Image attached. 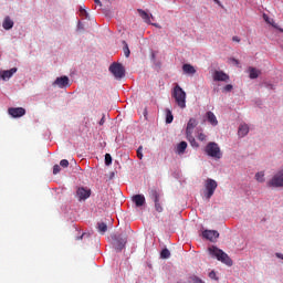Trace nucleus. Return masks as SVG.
<instances>
[{"label":"nucleus","instance_id":"10","mask_svg":"<svg viewBox=\"0 0 283 283\" xmlns=\"http://www.w3.org/2000/svg\"><path fill=\"white\" fill-rule=\"evenodd\" d=\"M9 116L12 118H21V116H25V108L23 107H10L8 108Z\"/></svg>","mask_w":283,"mask_h":283},{"label":"nucleus","instance_id":"5","mask_svg":"<svg viewBox=\"0 0 283 283\" xmlns=\"http://www.w3.org/2000/svg\"><path fill=\"white\" fill-rule=\"evenodd\" d=\"M266 187L280 189L283 187V169L279 170L268 182Z\"/></svg>","mask_w":283,"mask_h":283},{"label":"nucleus","instance_id":"37","mask_svg":"<svg viewBox=\"0 0 283 283\" xmlns=\"http://www.w3.org/2000/svg\"><path fill=\"white\" fill-rule=\"evenodd\" d=\"M231 90H233V85L227 84V85L224 86V91H226V92H231Z\"/></svg>","mask_w":283,"mask_h":283},{"label":"nucleus","instance_id":"22","mask_svg":"<svg viewBox=\"0 0 283 283\" xmlns=\"http://www.w3.org/2000/svg\"><path fill=\"white\" fill-rule=\"evenodd\" d=\"M187 150V142H181L177 145V154L179 156H182V154H185V151Z\"/></svg>","mask_w":283,"mask_h":283},{"label":"nucleus","instance_id":"2","mask_svg":"<svg viewBox=\"0 0 283 283\" xmlns=\"http://www.w3.org/2000/svg\"><path fill=\"white\" fill-rule=\"evenodd\" d=\"M172 98H175V103H177L180 109H185V107H187V93L178 84L174 87Z\"/></svg>","mask_w":283,"mask_h":283},{"label":"nucleus","instance_id":"4","mask_svg":"<svg viewBox=\"0 0 283 283\" xmlns=\"http://www.w3.org/2000/svg\"><path fill=\"white\" fill-rule=\"evenodd\" d=\"M148 196L155 205V211H157V213H163L165 209L163 208V201L160 200V192L157 189H150Z\"/></svg>","mask_w":283,"mask_h":283},{"label":"nucleus","instance_id":"30","mask_svg":"<svg viewBox=\"0 0 283 283\" xmlns=\"http://www.w3.org/2000/svg\"><path fill=\"white\" fill-rule=\"evenodd\" d=\"M105 165L107 167H109V165H112V155H109V154L105 155Z\"/></svg>","mask_w":283,"mask_h":283},{"label":"nucleus","instance_id":"29","mask_svg":"<svg viewBox=\"0 0 283 283\" xmlns=\"http://www.w3.org/2000/svg\"><path fill=\"white\" fill-rule=\"evenodd\" d=\"M255 180L258 181V182H264V172H256L255 174Z\"/></svg>","mask_w":283,"mask_h":283},{"label":"nucleus","instance_id":"32","mask_svg":"<svg viewBox=\"0 0 283 283\" xmlns=\"http://www.w3.org/2000/svg\"><path fill=\"white\" fill-rule=\"evenodd\" d=\"M137 158H139V160H143V146H139L137 148Z\"/></svg>","mask_w":283,"mask_h":283},{"label":"nucleus","instance_id":"6","mask_svg":"<svg viewBox=\"0 0 283 283\" xmlns=\"http://www.w3.org/2000/svg\"><path fill=\"white\" fill-rule=\"evenodd\" d=\"M216 189H218V181L213 179H207L205 182V198L211 200L213 193H216Z\"/></svg>","mask_w":283,"mask_h":283},{"label":"nucleus","instance_id":"7","mask_svg":"<svg viewBox=\"0 0 283 283\" xmlns=\"http://www.w3.org/2000/svg\"><path fill=\"white\" fill-rule=\"evenodd\" d=\"M109 72L115 78H123L125 76V66L120 63H113L109 66Z\"/></svg>","mask_w":283,"mask_h":283},{"label":"nucleus","instance_id":"18","mask_svg":"<svg viewBox=\"0 0 283 283\" xmlns=\"http://www.w3.org/2000/svg\"><path fill=\"white\" fill-rule=\"evenodd\" d=\"M207 118L210 125H212L213 127L218 125V118L216 117V114H213V112L209 111L207 113Z\"/></svg>","mask_w":283,"mask_h":283},{"label":"nucleus","instance_id":"11","mask_svg":"<svg viewBox=\"0 0 283 283\" xmlns=\"http://www.w3.org/2000/svg\"><path fill=\"white\" fill-rule=\"evenodd\" d=\"M202 237L206 238V240H209L210 242H216V240L220 238V233L216 230H205L202 232Z\"/></svg>","mask_w":283,"mask_h":283},{"label":"nucleus","instance_id":"8","mask_svg":"<svg viewBox=\"0 0 283 283\" xmlns=\"http://www.w3.org/2000/svg\"><path fill=\"white\" fill-rule=\"evenodd\" d=\"M125 244H127V235L125 233L114 237V248L116 251H123L125 249Z\"/></svg>","mask_w":283,"mask_h":283},{"label":"nucleus","instance_id":"43","mask_svg":"<svg viewBox=\"0 0 283 283\" xmlns=\"http://www.w3.org/2000/svg\"><path fill=\"white\" fill-rule=\"evenodd\" d=\"M96 6H103V3H101V0H94Z\"/></svg>","mask_w":283,"mask_h":283},{"label":"nucleus","instance_id":"35","mask_svg":"<svg viewBox=\"0 0 283 283\" xmlns=\"http://www.w3.org/2000/svg\"><path fill=\"white\" fill-rule=\"evenodd\" d=\"M80 13L82 17H87V10H85V7H80Z\"/></svg>","mask_w":283,"mask_h":283},{"label":"nucleus","instance_id":"24","mask_svg":"<svg viewBox=\"0 0 283 283\" xmlns=\"http://www.w3.org/2000/svg\"><path fill=\"white\" fill-rule=\"evenodd\" d=\"M160 258L163 260H169V258H171V252H169V249L167 248L163 249L160 252Z\"/></svg>","mask_w":283,"mask_h":283},{"label":"nucleus","instance_id":"48","mask_svg":"<svg viewBox=\"0 0 283 283\" xmlns=\"http://www.w3.org/2000/svg\"><path fill=\"white\" fill-rule=\"evenodd\" d=\"M280 32H283V30H282V29H280Z\"/></svg>","mask_w":283,"mask_h":283},{"label":"nucleus","instance_id":"38","mask_svg":"<svg viewBox=\"0 0 283 283\" xmlns=\"http://www.w3.org/2000/svg\"><path fill=\"white\" fill-rule=\"evenodd\" d=\"M209 277H210V280H216V271H211L209 273Z\"/></svg>","mask_w":283,"mask_h":283},{"label":"nucleus","instance_id":"40","mask_svg":"<svg viewBox=\"0 0 283 283\" xmlns=\"http://www.w3.org/2000/svg\"><path fill=\"white\" fill-rule=\"evenodd\" d=\"M99 125H105V116H103L99 120Z\"/></svg>","mask_w":283,"mask_h":283},{"label":"nucleus","instance_id":"25","mask_svg":"<svg viewBox=\"0 0 283 283\" xmlns=\"http://www.w3.org/2000/svg\"><path fill=\"white\" fill-rule=\"evenodd\" d=\"M187 139L189 140L191 147H200V145H198V142H196V138H193V134L190 135H186Z\"/></svg>","mask_w":283,"mask_h":283},{"label":"nucleus","instance_id":"45","mask_svg":"<svg viewBox=\"0 0 283 283\" xmlns=\"http://www.w3.org/2000/svg\"><path fill=\"white\" fill-rule=\"evenodd\" d=\"M217 3H220V1H218V0H214Z\"/></svg>","mask_w":283,"mask_h":283},{"label":"nucleus","instance_id":"42","mask_svg":"<svg viewBox=\"0 0 283 283\" xmlns=\"http://www.w3.org/2000/svg\"><path fill=\"white\" fill-rule=\"evenodd\" d=\"M276 258H279L280 260H283V254L282 253H276Z\"/></svg>","mask_w":283,"mask_h":283},{"label":"nucleus","instance_id":"15","mask_svg":"<svg viewBox=\"0 0 283 283\" xmlns=\"http://www.w3.org/2000/svg\"><path fill=\"white\" fill-rule=\"evenodd\" d=\"M14 74H17V67L10 69L8 71H2L0 73V78H2V81H8L9 78H12Z\"/></svg>","mask_w":283,"mask_h":283},{"label":"nucleus","instance_id":"44","mask_svg":"<svg viewBox=\"0 0 283 283\" xmlns=\"http://www.w3.org/2000/svg\"><path fill=\"white\" fill-rule=\"evenodd\" d=\"M85 238V233H83L81 237L77 238V240H83Z\"/></svg>","mask_w":283,"mask_h":283},{"label":"nucleus","instance_id":"33","mask_svg":"<svg viewBox=\"0 0 283 283\" xmlns=\"http://www.w3.org/2000/svg\"><path fill=\"white\" fill-rule=\"evenodd\" d=\"M60 166L64 168L70 167V161L67 159H62L60 161Z\"/></svg>","mask_w":283,"mask_h":283},{"label":"nucleus","instance_id":"23","mask_svg":"<svg viewBox=\"0 0 283 283\" xmlns=\"http://www.w3.org/2000/svg\"><path fill=\"white\" fill-rule=\"evenodd\" d=\"M182 71L185 72V74H196V67H193V65L191 64H184Z\"/></svg>","mask_w":283,"mask_h":283},{"label":"nucleus","instance_id":"34","mask_svg":"<svg viewBox=\"0 0 283 283\" xmlns=\"http://www.w3.org/2000/svg\"><path fill=\"white\" fill-rule=\"evenodd\" d=\"M60 172H61V166L54 165L53 166V174H54V176H56V174H60Z\"/></svg>","mask_w":283,"mask_h":283},{"label":"nucleus","instance_id":"3","mask_svg":"<svg viewBox=\"0 0 283 283\" xmlns=\"http://www.w3.org/2000/svg\"><path fill=\"white\" fill-rule=\"evenodd\" d=\"M205 151L207 156H210V158H214L216 160L222 158V150H220V146L216 142L208 143Z\"/></svg>","mask_w":283,"mask_h":283},{"label":"nucleus","instance_id":"16","mask_svg":"<svg viewBox=\"0 0 283 283\" xmlns=\"http://www.w3.org/2000/svg\"><path fill=\"white\" fill-rule=\"evenodd\" d=\"M137 12L139 14V17H142L143 21L145 23H151V19H154V15L147 13L145 10L143 9H137Z\"/></svg>","mask_w":283,"mask_h":283},{"label":"nucleus","instance_id":"14","mask_svg":"<svg viewBox=\"0 0 283 283\" xmlns=\"http://www.w3.org/2000/svg\"><path fill=\"white\" fill-rule=\"evenodd\" d=\"M213 81H221L227 83V81H229V75L224 73V71H216L213 73Z\"/></svg>","mask_w":283,"mask_h":283},{"label":"nucleus","instance_id":"19","mask_svg":"<svg viewBox=\"0 0 283 283\" xmlns=\"http://www.w3.org/2000/svg\"><path fill=\"white\" fill-rule=\"evenodd\" d=\"M2 27L6 30H12V28H14V21H12V19H10V17H6L3 20Z\"/></svg>","mask_w":283,"mask_h":283},{"label":"nucleus","instance_id":"27","mask_svg":"<svg viewBox=\"0 0 283 283\" xmlns=\"http://www.w3.org/2000/svg\"><path fill=\"white\" fill-rule=\"evenodd\" d=\"M123 50H124V54L126 56V59H129V55L132 54V51H129V45L127 44V42L123 41Z\"/></svg>","mask_w":283,"mask_h":283},{"label":"nucleus","instance_id":"41","mask_svg":"<svg viewBox=\"0 0 283 283\" xmlns=\"http://www.w3.org/2000/svg\"><path fill=\"white\" fill-rule=\"evenodd\" d=\"M232 41H235L237 43H240V39L238 36H233Z\"/></svg>","mask_w":283,"mask_h":283},{"label":"nucleus","instance_id":"46","mask_svg":"<svg viewBox=\"0 0 283 283\" xmlns=\"http://www.w3.org/2000/svg\"><path fill=\"white\" fill-rule=\"evenodd\" d=\"M271 25H273V28H275V24L272 23Z\"/></svg>","mask_w":283,"mask_h":283},{"label":"nucleus","instance_id":"17","mask_svg":"<svg viewBox=\"0 0 283 283\" xmlns=\"http://www.w3.org/2000/svg\"><path fill=\"white\" fill-rule=\"evenodd\" d=\"M133 202L136 207L145 206V195H135L133 196Z\"/></svg>","mask_w":283,"mask_h":283},{"label":"nucleus","instance_id":"28","mask_svg":"<svg viewBox=\"0 0 283 283\" xmlns=\"http://www.w3.org/2000/svg\"><path fill=\"white\" fill-rule=\"evenodd\" d=\"M97 229L101 233H105L107 231V224L105 222L97 223Z\"/></svg>","mask_w":283,"mask_h":283},{"label":"nucleus","instance_id":"12","mask_svg":"<svg viewBox=\"0 0 283 283\" xmlns=\"http://www.w3.org/2000/svg\"><path fill=\"white\" fill-rule=\"evenodd\" d=\"M53 85H56L61 90H63V87H70V77H67L65 75L61 76V77H56Z\"/></svg>","mask_w":283,"mask_h":283},{"label":"nucleus","instance_id":"9","mask_svg":"<svg viewBox=\"0 0 283 283\" xmlns=\"http://www.w3.org/2000/svg\"><path fill=\"white\" fill-rule=\"evenodd\" d=\"M90 196H92V190L90 188H85V187L76 188L75 197L77 198V200H80V202L87 200Z\"/></svg>","mask_w":283,"mask_h":283},{"label":"nucleus","instance_id":"20","mask_svg":"<svg viewBox=\"0 0 283 283\" xmlns=\"http://www.w3.org/2000/svg\"><path fill=\"white\" fill-rule=\"evenodd\" d=\"M238 134H239V136H241V138H244V136H247V134H249V125L241 124L239 126Z\"/></svg>","mask_w":283,"mask_h":283},{"label":"nucleus","instance_id":"47","mask_svg":"<svg viewBox=\"0 0 283 283\" xmlns=\"http://www.w3.org/2000/svg\"><path fill=\"white\" fill-rule=\"evenodd\" d=\"M271 25H273V28H275V24L272 23Z\"/></svg>","mask_w":283,"mask_h":283},{"label":"nucleus","instance_id":"36","mask_svg":"<svg viewBox=\"0 0 283 283\" xmlns=\"http://www.w3.org/2000/svg\"><path fill=\"white\" fill-rule=\"evenodd\" d=\"M263 19H264L265 23L272 24L271 18H269V17L266 15V13L263 14Z\"/></svg>","mask_w":283,"mask_h":283},{"label":"nucleus","instance_id":"13","mask_svg":"<svg viewBox=\"0 0 283 283\" xmlns=\"http://www.w3.org/2000/svg\"><path fill=\"white\" fill-rule=\"evenodd\" d=\"M196 127H198V120H196V118H190L186 127V136H191Z\"/></svg>","mask_w":283,"mask_h":283},{"label":"nucleus","instance_id":"21","mask_svg":"<svg viewBox=\"0 0 283 283\" xmlns=\"http://www.w3.org/2000/svg\"><path fill=\"white\" fill-rule=\"evenodd\" d=\"M249 74H250V78L255 80L258 78V76H260V74H262V72L253 66H250Z\"/></svg>","mask_w":283,"mask_h":283},{"label":"nucleus","instance_id":"39","mask_svg":"<svg viewBox=\"0 0 283 283\" xmlns=\"http://www.w3.org/2000/svg\"><path fill=\"white\" fill-rule=\"evenodd\" d=\"M232 63H234V65H240V61L235 60V59H231Z\"/></svg>","mask_w":283,"mask_h":283},{"label":"nucleus","instance_id":"1","mask_svg":"<svg viewBox=\"0 0 283 283\" xmlns=\"http://www.w3.org/2000/svg\"><path fill=\"white\" fill-rule=\"evenodd\" d=\"M208 251L210 255H212V258H217L219 262H222L228 266H233V260H231V258H229V254L224 253V251L218 249L217 247H210Z\"/></svg>","mask_w":283,"mask_h":283},{"label":"nucleus","instance_id":"26","mask_svg":"<svg viewBox=\"0 0 283 283\" xmlns=\"http://www.w3.org/2000/svg\"><path fill=\"white\" fill-rule=\"evenodd\" d=\"M166 123L168 125L174 123V114H171L170 109H166Z\"/></svg>","mask_w":283,"mask_h":283},{"label":"nucleus","instance_id":"31","mask_svg":"<svg viewBox=\"0 0 283 283\" xmlns=\"http://www.w3.org/2000/svg\"><path fill=\"white\" fill-rule=\"evenodd\" d=\"M198 140H200L201 143H205V140H207V135H205L203 133H199L197 136Z\"/></svg>","mask_w":283,"mask_h":283}]
</instances>
